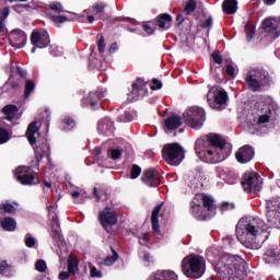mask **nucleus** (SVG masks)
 <instances>
[{
    "instance_id": "bf43d9fd",
    "label": "nucleus",
    "mask_w": 280,
    "mask_h": 280,
    "mask_svg": "<svg viewBox=\"0 0 280 280\" xmlns=\"http://www.w3.org/2000/svg\"><path fill=\"white\" fill-rule=\"evenodd\" d=\"M152 84H153L151 85L152 91H159L163 89V82H161V80L159 79H152Z\"/></svg>"
},
{
    "instance_id": "20e7f679",
    "label": "nucleus",
    "mask_w": 280,
    "mask_h": 280,
    "mask_svg": "<svg viewBox=\"0 0 280 280\" xmlns=\"http://www.w3.org/2000/svg\"><path fill=\"white\" fill-rule=\"evenodd\" d=\"M266 229V223L261 219L254 218L249 220L244 226L242 224L236 225V237L238 242H244L247 235L257 237L261 231Z\"/></svg>"
},
{
    "instance_id": "5701e85b",
    "label": "nucleus",
    "mask_w": 280,
    "mask_h": 280,
    "mask_svg": "<svg viewBox=\"0 0 280 280\" xmlns=\"http://www.w3.org/2000/svg\"><path fill=\"white\" fill-rule=\"evenodd\" d=\"M148 280H178V276L172 270H159L152 273Z\"/></svg>"
},
{
    "instance_id": "052dcab7",
    "label": "nucleus",
    "mask_w": 280,
    "mask_h": 280,
    "mask_svg": "<svg viewBox=\"0 0 280 280\" xmlns=\"http://www.w3.org/2000/svg\"><path fill=\"white\" fill-rule=\"evenodd\" d=\"M211 58L215 65H222V55L219 51H213Z\"/></svg>"
},
{
    "instance_id": "f257e3e1",
    "label": "nucleus",
    "mask_w": 280,
    "mask_h": 280,
    "mask_svg": "<svg viewBox=\"0 0 280 280\" xmlns=\"http://www.w3.org/2000/svg\"><path fill=\"white\" fill-rule=\"evenodd\" d=\"M224 148L226 140L218 133H209L207 140L199 139L195 143V152L203 163H222L226 159Z\"/></svg>"
},
{
    "instance_id": "6ab92c4d",
    "label": "nucleus",
    "mask_w": 280,
    "mask_h": 280,
    "mask_svg": "<svg viewBox=\"0 0 280 280\" xmlns=\"http://www.w3.org/2000/svg\"><path fill=\"white\" fill-rule=\"evenodd\" d=\"M172 16L168 13H161L158 15L153 21H150L151 25H155V27H159L162 32H166V30H170L172 27Z\"/></svg>"
},
{
    "instance_id": "79ce46f5",
    "label": "nucleus",
    "mask_w": 280,
    "mask_h": 280,
    "mask_svg": "<svg viewBox=\"0 0 280 280\" xmlns=\"http://www.w3.org/2000/svg\"><path fill=\"white\" fill-rule=\"evenodd\" d=\"M8 141H10V132H8V129L0 127V145L8 143Z\"/></svg>"
},
{
    "instance_id": "a878e982",
    "label": "nucleus",
    "mask_w": 280,
    "mask_h": 280,
    "mask_svg": "<svg viewBox=\"0 0 280 280\" xmlns=\"http://www.w3.org/2000/svg\"><path fill=\"white\" fill-rule=\"evenodd\" d=\"M245 82L247 84V89L253 91V93H259V91H261L262 85L253 73L246 74Z\"/></svg>"
},
{
    "instance_id": "8fccbe9b",
    "label": "nucleus",
    "mask_w": 280,
    "mask_h": 280,
    "mask_svg": "<svg viewBox=\"0 0 280 280\" xmlns=\"http://www.w3.org/2000/svg\"><path fill=\"white\" fill-rule=\"evenodd\" d=\"M19 112V107L16 105H7L2 108V113L4 115H14V113Z\"/></svg>"
},
{
    "instance_id": "2eb2a0df",
    "label": "nucleus",
    "mask_w": 280,
    "mask_h": 280,
    "mask_svg": "<svg viewBox=\"0 0 280 280\" xmlns=\"http://www.w3.org/2000/svg\"><path fill=\"white\" fill-rule=\"evenodd\" d=\"M235 159L241 164L250 163V160L255 159V149L249 144H245L236 151Z\"/></svg>"
},
{
    "instance_id": "b1692460",
    "label": "nucleus",
    "mask_w": 280,
    "mask_h": 280,
    "mask_svg": "<svg viewBox=\"0 0 280 280\" xmlns=\"http://www.w3.org/2000/svg\"><path fill=\"white\" fill-rule=\"evenodd\" d=\"M161 209H163V203L155 206L151 214V224L154 235L161 233V225H159V214L161 213Z\"/></svg>"
},
{
    "instance_id": "a19ab883",
    "label": "nucleus",
    "mask_w": 280,
    "mask_h": 280,
    "mask_svg": "<svg viewBox=\"0 0 280 280\" xmlns=\"http://www.w3.org/2000/svg\"><path fill=\"white\" fill-rule=\"evenodd\" d=\"M14 211H16V207L12 203L0 205V213H14Z\"/></svg>"
},
{
    "instance_id": "c03bdc74",
    "label": "nucleus",
    "mask_w": 280,
    "mask_h": 280,
    "mask_svg": "<svg viewBox=\"0 0 280 280\" xmlns=\"http://www.w3.org/2000/svg\"><path fill=\"white\" fill-rule=\"evenodd\" d=\"M51 21L57 25V27H60L62 23H67V21H69V18L65 15H52Z\"/></svg>"
},
{
    "instance_id": "e433bc0d",
    "label": "nucleus",
    "mask_w": 280,
    "mask_h": 280,
    "mask_svg": "<svg viewBox=\"0 0 280 280\" xmlns=\"http://www.w3.org/2000/svg\"><path fill=\"white\" fill-rule=\"evenodd\" d=\"M196 8H198L196 0H188L184 5L183 14H185V16H190V14L196 12Z\"/></svg>"
},
{
    "instance_id": "72a5a7b5",
    "label": "nucleus",
    "mask_w": 280,
    "mask_h": 280,
    "mask_svg": "<svg viewBox=\"0 0 280 280\" xmlns=\"http://www.w3.org/2000/svg\"><path fill=\"white\" fill-rule=\"evenodd\" d=\"M107 4L105 2H96L92 5V12L95 13L96 15L100 14V19L102 21H106V18L102 16L104 12L106 11Z\"/></svg>"
},
{
    "instance_id": "4468645a",
    "label": "nucleus",
    "mask_w": 280,
    "mask_h": 280,
    "mask_svg": "<svg viewBox=\"0 0 280 280\" xmlns=\"http://www.w3.org/2000/svg\"><path fill=\"white\" fill-rule=\"evenodd\" d=\"M141 180L147 184L148 187H159L161 185V173L156 168H149L143 172Z\"/></svg>"
},
{
    "instance_id": "774afa93",
    "label": "nucleus",
    "mask_w": 280,
    "mask_h": 280,
    "mask_svg": "<svg viewBox=\"0 0 280 280\" xmlns=\"http://www.w3.org/2000/svg\"><path fill=\"white\" fill-rule=\"evenodd\" d=\"M73 273H71L70 271H61L59 273V279L60 280H67L69 279Z\"/></svg>"
},
{
    "instance_id": "dca6fc26",
    "label": "nucleus",
    "mask_w": 280,
    "mask_h": 280,
    "mask_svg": "<svg viewBox=\"0 0 280 280\" xmlns=\"http://www.w3.org/2000/svg\"><path fill=\"white\" fill-rule=\"evenodd\" d=\"M190 213L196 220L201 222L211 218V214L202 208V203L197 201L196 197H194L192 201L190 202Z\"/></svg>"
},
{
    "instance_id": "de8ad7c7",
    "label": "nucleus",
    "mask_w": 280,
    "mask_h": 280,
    "mask_svg": "<svg viewBox=\"0 0 280 280\" xmlns=\"http://www.w3.org/2000/svg\"><path fill=\"white\" fill-rule=\"evenodd\" d=\"M233 209H235V203H231L228 201H223L220 206L221 213H224L226 211H233Z\"/></svg>"
},
{
    "instance_id": "4d7b16f0",
    "label": "nucleus",
    "mask_w": 280,
    "mask_h": 280,
    "mask_svg": "<svg viewBox=\"0 0 280 280\" xmlns=\"http://www.w3.org/2000/svg\"><path fill=\"white\" fill-rule=\"evenodd\" d=\"M15 69V75H19L22 80H27V71L21 68V66H16Z\"/></svg>"
},
{
    "instance_id": "338daca9",
    "label": "nucleus",
    "mask_w": 280,
    "mask_h": 280,
    "mask_svg": "<svg viewBox=\"0 0 280 280\" xmlns=\"http://www.w3.org/2000/svg\"><path fill=\"white\" fill-rule=\"evenodd\" d=\"M225 71H226V74L230 78H234V75H235V67H233V65H228L226 68H225Z\"/></svg>"
},
{
    "instance_id": "7ed1b4c3",
    "label": "nucleus",
    "mask_w": 280,
    "mask_h": 280,
    "mask_svg": "<svg viewBox=\"0 0 280 280\" xmlns=\"http://www.w3.org/2000/svg\"><path fill=\"white\" fill-rule=\"evenodd\" d=\"M206 264L202 256L198 254L188 255L182 261V272L188 279H200L207 270Z\"/></svg>"
},
{
    "instance_id": "bb28decb",
    "label": "nucleus",
    "mask_w": 280,
    "mask_h": 280,
    "mask_svg": "<svg viewBox=\"0 0 280 280\" xmlns=\"http://www.w3.org/2000/svg\"><path fill=\"white\" fill-rule=\"evenodd\" d=\"M280 255L279 247H271L265 253V261L266 264H277Z\"/></svg>"
},
{
    "instance_id": "9d476101",
    "label": "nucleus",
    "mask_w": 280,
    "mask_h": 280,
    "mask_svg": "<svg viewBox=\"0 0 280 280\" xmlns=\"http://www.w3.org/2000/svg\"><path fill=\"white\" fill-rule=\"evenodd\" d=\"M98 222L101 226L104 228L106 233H113V226L119 222V217L115 209L110 207H105L100 213H98Z\"/></svg>"
},
{
    "instance_id": "69168bd1",
    "label": "nucleus",
    "mask_w": 280,
    "mask_h": 280,
    "mask_svg": "<svg viewBox=\"0 0 280 280\" xmlns=\"http://www.w3.org/2000/svg\"><path fill=\"white\" fill-rule=\"evenodd\" d=\"M270 122V115L264 114L258 117V124H268Z\"/></svg>"
},
{
    "instance_id": "c85d7f7f",
    "label": "nucleus",
    "mask_w": 280,
    "mask_h": 280,
    "mask_svg": "<svg viewBox=\"0 0 280 280\" xmlns=\"http://www.w3.org/2000/svg\"><path fill=\"white\" fill-rule=\"evenodd\" d=\"M224 14L233 15L237 12V0H224L222 3Z\"/></svg>"
},
{
    "instance_id": "864d4df0",
    "label": "nucleus",
    "mask_w": 280,
    "mask_h": 280,
    "mask_svg": "<svg viewBox=\"0 0 280 280\" xmlns=\"http://www.w3.org/2000/svg\"><path fill=\"white\" fill-rule=\"evenodd\" d=\"M132 119H135V117L130 112H125L122 115L118 117V121H124V122L132 121Z\"/></svg>"
},
{
    "instance_id": "ea45409f",
    "label": "nucleus",
    "mask_w": 280,
    "mask_h": 280,
    "mask_svg": "<svg viewBox=\"0 0 280 280\" xmlns=\"http://www.w3.org/2000/svg\"><path fill=\"white\" fill-rule=\"evenodd\" d=\"M7 86H10L11 91H16V89H21V79H14V75H10L9 82Z\"/></svg>"
},
{
    "instance_id": "4be33fe9",
    "label": "nucleus",
    "mask_w": 280,
    "mask_h": 280,
    "mask_svg": "<svg viewBox=\"0 0 280 280\" xmlns=\"http://www.w3.org/2000/svg\"><path fill=\"white\" fill-rule=\"evenodd\" d=\"M261 27H262V30H265V32H267L268 34H271V36L275 39L279 38V36H280L279 26H277V24H275V18H266L261 22Z\"/></svg>"
},
{
    "instance_id": "49530a36",
    "label": "nucleus",
    "mask_w": 280,
    "mask_h": 280,
    "mask_svg": "<svg viewBox=\"0 0 280 280\" xmlns=\"http://www.w3.org/2000/svg\"><path fill=\"white\" fill-rule=\"evenodd\" d=\"M141 176V166L133 164L130 172V178L135 180V178H139Z\"/></svg>"
},
{
    "instance_id": "4c0bfd02",
    "label": "nucleus",
    "mask_w": 280,
    "mask_h": 280,
    "mask_svg": "<svg viewBox=\"0 0 280 280\" xmlns=\"http://www.w3.org/2000/svg\"><path fill=\"white\" fill-rule=\"evenodd\" d=\"M110 250H112L113 255L107 256L104 259L105 266H113V264H115V261H117L119 259V254L117 253V250H115V248L113 246H110Z\"/></svg>"
},
{
    "instance_id": "393cba45",
    "label": "nucleus",
    "mask_w": 280,
    "mask_h": 280,
    "mask_svg": "<svg viewBox=\"0 0 280 280\" xmlns=\"http://www.w3.org/2000/svg\"><path fill=\"white\" fill-rule=\"evenodd\" d=\"M164 126L167 130H177L183 126V118L178 115H173L164 120Z\"/></svg>"
},
{
    "instance_id": "412c9836",
    "label": "nucleus",
    "mask_w": 280,
    "mask_h": 280,
    "mask_svg": "<svg viewBox=\"0 0 280 280\" xmlns=\"http://www.w3.org/2000/svg\"><path fill=\"white\" fill-rule=\"evenodd\" d=\"M106 97V92L103 90H97L95 92H90L88 97L85 98L86 104L91 106L93 110L97 109V104H100L101 100Z\"/></svg>"
},
{
    "instance_id": "f03ea898",
    "label": "nucleus",
    "mask_w": 280,
    "mask_h": 280,
    "mask_svg": "<svg viewBox=\"0 0 280 280\" xmlns=\"http://www.w3.org/2000/svg\"><path fill=\"white\" fill-rule=\"evenodd\" d=\"M214 269L222 280H246V260L240 256L223 254Z\"/></svg>"
},
{
    "instance_id": "6e6d98bb",
    "label": "nucleus",
    "mask_w": 280,
    "mask_h": 280,
    "mask_svg": "<svg viewBox=\"0 0 280 280\" xmlns=\"http://www.w3.org/2000/svg\"><path fill=\"white\" fill-rule=\"evenodd\" d=\"M51 237L55 242H62L63 237H62V233L59 230H51Z\"/></svg>"
},
{
    "instance_id": "423d86ee",
    "label": "nucleus",
    "mask_w": 280,
    "mask_h": 280,
    "mask_svg": "<svg viewBox=\"0 0 280 280\" xmlns=\"http://www.w3.org/2000/svg\"><path fill=\"white\" fill-rule=\"evenodd\" d=\"M266 202V218L269 226L280 229V197H272Z\"/></svg>"
},
{
    "instance_id": "6e6552de",
    "label": "nucleus",
    "mask_w": 280,
    "mask_h": 280,
    "mask_svg": "<svg viewBox=\"0 0 280 280\" xmlns=\"http://www.w3.org/2000/svg\"><path fill=\"white\" fill-rule=\"evenodd\" d=\"M185 124L195 130L202 128L205 124V109L200 107H190L183 115Z\"/></svg>"
},
{
    "instance_id": "ddd939ff",
    "label": "nucleus",
    "mask_w": 280,
    "mask_h": 280,
    "mask_svg": "<svg viewBox=\"0 0 280 280\" xmlns=\"http://www.w3.org/2000/svg\"><path fill=\"white\" fill-rule=\"evenodd\" d=\"M9 43L14 49H23L27 43V34L21 30H13L9 34Z\"/></svg>"
},
{
    "instance_id": "603ef678",
    "label": "nucleus",
    "mask_w": 280,
    "mask_h": 280,
    "mask_svg": "<svg viewBox=\"0 0 280 280\" xmlns=\"http://www.w3.org/2000/svg\"><path fill=\"white\" fill-rule=\"evenodd\" d=\"M246 38L247 42L250 43V40H253V38H255V27L250 26V25H246Z\"/></svg>"
},
{
    "instance_id": "c756f323",
    "label": "nucleus",
    "mask_w": 280,
    "mask_h": 280,
    "mask_svg": "<svg viewBox=\"0 0 280 280\" xmlns=\"http://www.w3.org/2000/svg\"><path fill=\"white\" fill-rule=\"evenodd\" d=\"M67 266H68V271L71 272L72 275H75L80 266V259H78V256L70 254L68 256Z\"/></svg>"
},
{
    "instance_id": "a211bd4d",
    "label": "nucleus",
    "mask_w": 280,
    "mask_h": 280,
    "mask_svg": "<svg viewBox=\"0 0 280 280\" xmlns=\"http://www.w3.org/2000/svg\"><path fill=\"white\" fill-rule=\"evenodd\" d=\"M195 198L198 202H200L201 207L203 208L207 213H215V201L213 197L207 194H196Z\"/></svg>"
},
{
    "instance_id": "cd10ccee",
    "label": "nucleus",
    "mask_w": 280,
    "mask_h": 280,
    "mask_svg": "<svg viewBox=\"0 0 280 280\" xmlns=\"http://www.w3.org/2000/svg\"><path fill=\"white\" fill-rule=\"evenodd\" d=\"M48 218L51 219V231L59 230L60 229V221L58 220V214L56 213V207L55 206H48Z\"/></svg>"
},
{
    "instance_id": "13d9d810",
    "label": "nucleus",
    "mask_w": 280,
    "mask_h": 280,
    "mask_svg": "<svg viewBox=\"0 0 280 280\" xmlns=\"http://www.w3.org/2000/svg\"><path fill=\"white\" fill-rule=\"evenodd\" d=\"M7 270H12V266L8 261L2 260L0 262V275H5Z\"/></svg>"
},
{
    "instance_id": "9b49d317",
    "label": "nucleus",
    "mask_w": 280,
    "mask_h": 280,
    "mask_svg": "<svg viewBox=\"0 0 280 280\" xmlns=\"http://www.w3.org/2000/svg\"><path fill=\"white\" fill-rule=\"evenodd\" d=\"M51 39L49 33L45 28H35L31 34V45H33L32 54L36 52V49H45L49 47Z\"/></svg>"
},
{
    "instance_id": "2f4dec72",
    "label": "nucleus",
    "mask_w": 280,
    "mask_h": 280,
    "mask_svg": "<svg viewBox=\"0 0 280 280\" xmlns=\"http://www.w3.org/2000/svg\"><path fill=\"white\" fill-rule=\"evenodd\" d=\"M38 130V126L36 121H33L28 125L26 130V137L31 145H36V131Z\"/></svg>"
},
{
    "instance_id": "3c124183",
    "label": "nucleus",
    "mask_w": 280,
    "mask_h": 280,
    "mask_svg": "<svg viewBox=\"0 0 280 280\" xmlns=\"http://www.w3.org/2000/svg\"><path fill=\"white\" fill-rule=\"evenodd\" d=\"M49 9L52 10V12H56L57 14H60V12H63L62 3L60 2H51L49 4Z\"/></svg>"
},
{
    "instance_id": "aec40b11",
    "label": "nucleus",
    "mask_w": 280,
    "mask_h": 280,
    "mask_svg": "<svg viewBox=\"0 0 280 280\" xmlns=\"http://www.w3.org/2000/svg\"><path fill=\"white\" fill-rule=\"evenodd\" d=\"M226 102H229V93H226V91L224 90L219 91L217 94H214V100L208 97V104L210 108H213L214 110H218L220 106H224Z\"/></svg>"
},
{
    "instance_id": "7c9ffc66",
    "label": "nucleus",
    "mask_w": 280,
    "mask_h": 280,
    "mask_svg": "<svg viewBox=\"0 0 280 280\" xmlns=\"http://www.w3.org/2000/svg\"><path fill=\"white\" fill-rule=\"evenodd\" d=\"M253 75L262 86L270 83V73H268L266 70H257L253 73Z\"/></svg>"
},
{
    "instance_id": "37998d69",
    "label": "nucleus",
    "mask_w": 280,
    "mask_h": 280,
    "mask_svg": "<svg viewBox=\"0 0 280 280\" xmlns=\"http://www.w3.org/2000/svg\"><path fill=\"white\" fill-rule=\"evenodd\" d=\"M75 128V119L66 117L63 119V130H72Z\"/></svg>"
},
{
    "instance_id": "39448f33",
    "label": "nucleus",
    "mask_w": 280,
    "mask_h": 280,
    "mask_svg": "<svg viewBox=\"0 0 280 280\" xmlns=\"http://www.w3.org/2000/svg\"><path fill=\"white\" fill-rule=\"evenodd\" d=\"M162 156L168 165L178 167L185 159V150L176 142L165 144L162 149Z\"/></svg>"
},
{
    "instance_id": "a18cd8bd",
    "label": "nucleus",
    "mask_w": 280,
    "mask_h": 280,
    "mask_svg": "<svg viewBox=\"0 0 280 280\" xmlns=\"http://www.w3.org/2000/svg\"><path fill=\"white\" fill-rule=\"evenodd\" d=\"M142 30L148 36H152L154 35V32H156V25H152V23L148 22V24L142 25Z\"/></svg>"
},
{
    "instance_id": "f8f14e48",
    "label": "nucleus",
    "mask_w": 280,
    "mask_h": 280,
    "mask_svg": "<svg viewBox=\"0 0 280 280\" xmlns=\"http://www.w3.org/2000/svg\"><path fill=\"white\" fill-rule=\"evenodd\" d=\"M131 89L132 102H138L148 95V82L141 77H138L137 81L131 84Z\"/></svg>"
},
{
    "instance_id": "0eeeda50",
    "label": "nucleus",
    "mask_w": 280,
    "mask_h": 280,
    "mask_svg": "<svg viewBox=\"0 0 280 280\" xmlns=\"http://www.w3.org/2000/svg\"><path fill=\"white\" fill-rule=\"evenodd\" d=\"M14 177L20 183V185L32 186L38 185L40 179L38 178V173L30 166H20L15 170Z\"/></svg>"
},
{
    "instance_id": "5fc2aeb1",
    "label": "nucleus",
    "mask_w": 280,
    "mask_h": 280,
    "mask_svg": "<svg viewBox=\"0 0 280 280\" xmlns=\"http://www.w3.org/2000/svg\"><path fill=\"white\" fill-rule=\"evenodd\" d=\"M96 38H98L97 47L100 54H104V49H106V44L104 43V35H97Z\"/></svg>"
},
{
    "instance_id": "09e8293b",
    "label": "nucleus",
    "mask_w": 280,
    "mask_h": 280,
    "mask_svg": "<svg viewBox=\"0 0 280 280\" xmlns=\"http://www.w3.org/2000/svg\"><path fill=\"white\" fill-rule=\"evenodd\" d=\"M35 269L37 272H47V262L43 259H39L35 264Z\"/></svg>"
},
{
    "instance_id": "680f3d73",
    "label": "nucleus",
    "mask_w": 280,
    "mask_h": 280,
    "mask_svg": "<svg viewBox=\"0 0 280 280\" xmlns=\"http://www.w3.org/2000/svg\"><path fill=\"white\" fill-rule=\"evenodd\" d=\"M149 242H150V234L149 233L142 234V236L139 240V244L141 246H148Z\"/></svg>"
},
{
    "instance_id": "1a4fd4ad",
    "label": "nucleus",
    "mask_w": 280,
    "mask_h": 280,
    "mask_svg": "<svg viewBox=\"0 0 280 280\" xmlns=\"http://www.w3.org/2000/svg\"><path fill=\"white\" fill-rule=\"evenodd\" d=\"M242 187L245 194H259L261 191V176L257 173L246 172L242 177Z\"/></svg>"
},
{
    "instance_id": "f3484780",
    "label": "nucleus",
    "mask_w": 280,
    "mask_h": 280,
    "mask_svg": "<svg viewBox=\"0 0 280 280\" xmlns=\"http://www.w3.org/2000/svg\"><path fill=\"white\" fill-rule=\"evenodd\" d=\"M97 131L104 137H113L115 135V122L113 119L104 117L97 124Z\"/></svg>"
},
{
    "instance_id": "0e129e2a",
    "label": "nucleus",
    "mask_w": 280,
    "mask_h": 280,
    "mask_svg": "<svg viewBox=\"0 0 280 280\" xmlns=\"http://www.w3.org/2000/svg\"><path fill=\"white\" fill-rule=\"evenodd\" d=\"M25 245L27 246V248H34V246H36V238H34L33 236L26 237Z\"/></svg>"
},
{
    "instance_id": "c9c22d12",
    "label": "nucleus",
    "mask_w": 280,
    "mask_h": 280,
    "mask_svg": "<svg viewBox=\"0 0 280 280\" xmlns=\"http://www.w3.org/2000/svg\"><path fill=\"white\" fill-rule=\"evenodd\" d=\"M91 14V10L86 9L83 11V14H78V21L79 23H95V15H89Z\"/></svg>"
},
{
    "instance_id": "58836bf2",
    "label": "nucleus",
    "mask_w": 280,
    "mask_h": 280,
    "mask_svg": "<svg viewBox=\"0 0 280 280\" xmlns=\"http://www.w3.org/2000/svg\"><path fill=\"white\" fill-rule=\"evenodd\" d=\"M121 154H124V149H119V148H117V149H108V151H107V155L113 161H117V159H121Z\"/></svg>"
},
{
    "instance_id": "473e14b6",
    "label": "nucleus",
    "mask_w": 280,
    "mask_h": 280,
    "mask_svg": "<svg viewBox=\"0 0 280 280\" xmlns=\"http://www.w3.org/2000/svg\"><path fill=\"white\" fill-rule=\"evenodd\" d=\"M1 228L3 229V231L8 232L16 231V220H14V218L12 217H5L1 221Z\"/></svg>"
},
{
    "instance_id": "f704fd0d",
    "label": "nucleus",
    "mask_w": 280,
    "mask_h": 280,
    "mask_svg": "<svg viewBox=\"0 0 280 280\" xmlns=\"http://www.w3.org/2000/svg\"><path fill=\"white\" fill-rule=\"evenodd\" d=\"M36 89V83L32 79H25L24 84V100H28L32 92Z\"/></svg>"
},
{
    "instance_id": "e2e57ef3",
    "label": "nucleus",
    "mask_w": 280,
    "mask_h": 280,
    "mask_svg": "<svg viewBox=\"0 0 280 280\" xmlns=\"http://www.w3.org/2000/svg\"><path fill=\"white\" fill-rule=\"evenodd\" d=\"M211 25H213V18L211 15L201 23L202 30H209Z\"/></svg>"
}]
</instances>
